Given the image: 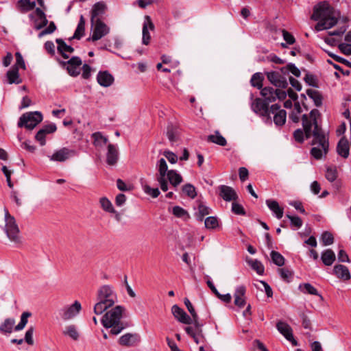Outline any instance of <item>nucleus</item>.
Masks as SVG:
<instances>
[{
  "instance_id": "nucleus-1",
  "label": "nucleus",
  "mask_w": 351,
  "mask_h": 351,
  "mask_svg": "<svg viewBox=\"0 0 351 351\" xmlns=\"http://www.w3.org/2000/svg\"><path fill=\"white\" fill-rule=\"evenodd\" d=\"M320 115L317 109H313L309 116L303 114L302 117V129H297L293 132V137L298 143L304 142V136L306 138L313 137L311 145L313 146L311 149V154L317 160L322 158L328 152L329 143L328 139L322 130L318 125L317 118Z\"/></svg>"
},
{
  "instance_id": "nucleus-2",
  "label": "nucleus",
  "mask_w": 351,
  "mask_h": 351,
  "mask_svg": "<svg viewBox=\"0 0 351 351\" xmlns=\"http://www.w3.org/2000/svg\"><path fill=\"white\" fill-rule=\"evenodd\" d=\"M339 17V10L334 9L328 2L323 1L315 6L311 19L319 21L315 29L317 32H320L334 27Z\"/></svg>"
},
{
  "instance_id": "nucleus-3",
  "label": "nucleus",
  "mask_w": 351,
  "mask_h": 351,
  "mask_svg": "<svg viewBox=\"0 0 351 351\" xmlns=\"http://www.w3.org/2000/svg\"><path fill=\"white\" fill-rule=\"evenodd\" d=\"M125 308L122 306H117L106 312L101 319V324L106 328H111L110 332L113 335L119 334L125 326L121 322L123 313Z\"/></svg>"
},
{
  "instance_id": "nucleus-4",
  "label": "nucleus",
  "mask_w": 351,
  "mask_h": 351,
  "mask_svg": "<svg viewBox=\"0 0 351 351\" xmlns=\"http://www.w3.org/2000/svg\"><path fill=\"white\" fill-rule=\"evenodd\" d=\"M5 227L4 231L10 239L16 245L19 246L22 244V237L20 234V230L16 223L15 218L11 215L8 210L5 208Z\"/></svg>"
},
{
  "instance_id": "nucleus-5",
  "label": "nucleus",
  "mask_w": 351,
  "mask_h": 351,
  "mask_svg": "<svg viewBox=\"0 0 351 351\" xmlns=\"http://www.w3.org/2000/svg\"><path fill=\"white\" fill-rule=\"evenodd\" d=\"M43 121V115L38 111L29 112L23 114L18 121L19 128H25L27 130H33Z\"/></svg>"
},
{
  "instance_id": "nucleus-6",
  "label": "nucleus",
  "mask_w": 351,
  "mask_h": 351,
  "mask_svg": "<svg viewBox=\"0 0 351 351\" xmlns=\"http://www.w3.org/2000/svg\"><path fill=\"white\" fill-rule=\"evenodd\" d=\"M156 168L158 169V174L156 175V180L158 182L160 187L162 191L168 190V184L166 179V176L169 170L166 160L164 158H160L157 164Z\"/></svg>"
},
{
  "instance_id": "nucleus-7",
  "label": "nucleus",
  "mask_w": 351,
  "mask_h": 351,
  "mask_svg": "<svg viewBox=\"0 0 351 351\" xmlns=\"http://www.w3.org/2000/svg\"><path fill=\"white\" fill-rule=\"evenodd\" d=\"M97 300L105 302L107 305L113 306L117 301V295L111 287L104 285L98 290Z\"/></svg>"
},
{
  "instance_id": "nucleus-8",
  "label": "nucleus",
  "mask_w": 351,
  "mask_h": 351,
  "mask_svg": "<svg viewBox=\"0 0 351 351\" xmlns=\"http://www.w3.org/2000/svg\"><path fill=\"white\" fill-rule=\"evenodd\" d=\"M77 155V152L75 149L64 147L56 150L49 158L51 161L64 162Z\"/></svg>"
},
{
  "instance_id": "nucleus-9",
  "label": "nucleus",
  "mask_w": 351,
  "mask_h": 351,
  "mask_svg": "<svg viewBox=\"0 0 351 351\" xmlns=\"http://www.w3.org/2000/svg\"><path fill=\"white\" fill-rule=\"evenodd\" d=\"M92 25H94L93 34L88 40L97 41L110 32V28L100 19H97Z\"/></svg>"
},
{
  "instance_id": "nucleus-10",
  "label": "nucleus",
  "mask_w": 351,
  "mask_h": 351,
  "mask_svg": "<svg viewBox=\"0 0 351 351\" xmlns=\"http://www.w3.org/2000/svg\"><path fill=\"white\" fill-rule=\"evenodd\" d=\"M252 110L257 114L269 119L270 108L269 104L261 98H256L251 104Z\"/></svg>"
},
{
  "instance_id": "nucleus-11",
  "label": "nucleus",
  "mask_w": 351,
  "mask_h": 351,
  "mask_svg": "<svg viewBox=\"0 0 351 351\" xmlns=\"http://www.w3.org/2000/svg\"><path fill=\"white\" fill-rule=\"evenodd\" d=\"M280 106L276 104L270 107L269 119L271 121V114L274 115V122L277 126H282L286 122L287 112L285 110L280 109Z\"/></svg>"
},
{
  "instance_id": "nucleus-12",
  "label": "nucleus",
  "mask_w": 351,
  "mask_h": 351,
  "mask_svg": "<svg viewBox=\"0 0 351 351\" xmlns=\"http://www.w3.org/2000/svg\"><path fill=\"white\" fill-rule=\"evenodd\" d=\"M278 71H270L266 73L268 80L275 86L285 88L288 86L286 77Z\"/></svg>"
},
{
  "instance_id": "nucleus-13",
  "label": "nucleus",
  "mask_w": 351,
  "mask_h": 351,
  "mask_svg": "<svg viewBox=\"0 0 351 351\" xmlns=\"http://www.w3.org/2000/svg\"><path fill=\"white\" fill-rule=\"evenodd\" d=\"M81 309L80 302L76 300L73 304L65 306L61 310V317L64 320L71 319L75 317Z\"/></svg>"
},
{
  "instance_id": "nucleus-14",
  "label": "nucleus",
  "mask_w": 351,
  "mask_h": 351,
  "mask_svg": "<svg viewBox=\"0 0 351 351\" xmlns=\"http://www.w3.org/2000/svg\"><path fill=\"white\" fill-rule=\"evenodd\" d=\"M276 328L279 332L282 334L287 340L290 341L293 346H298V341L294 339L293 335V330L288 324L280 321L276 324Z\"/></svg>"
},
{
  "instance_id": "nucleus-15",
  "label": "nucleus",
  "mask_w": 351,
  "mask_h": 351,
  "mask_svg": "<svg viewBox=\"0 0 351 351\" xmlns=\"http://www.w3.org/2000/svg\"><path fill=\"white\" fill-rule=\"evenodd\" d=\"M154 28L155 26L152 21L151 17L148 15L145 16L142 29V43L143 45H147L150 43L151 36L149 32V30L154 31Z\"/></svg>"
},
{
  "instance_id": "nucleus-16",
  "label": "nucleus",
  "mask_w": 351,
  "mask_h": 351,
  "mask_svg": "<svg viewBox=\"0 0 351 351\" xmlns=\"http://www.w3.org/2000/svg\"><path fill=\"white\" fill-rule=\"evenodd\" d=\"M57 130V127L55 123H50L44 125L36 134L35 138L38 141L41 146H44L46 144L45 136L48 134H52Z\"/></svg>"
},
{
  "instance_id": "nucleus-17",
  "label": "nucleus",
  "mask_w": 351,
  "mask_h": 351,
  "mask_svg": "<svg viewBox=\"0 0 351 351\" xmlns=\"http://www.w3.org/2000/svg\"><path fill=\"white\" fill-rule=\"evenodd\" d=\"M219 196L226 202L236 201L238 195L235 190L229 186L220 185L219 186Z\"/></svg>"
},
{
  "instance_id": "nucleus-18",
  "label": "nucleus",
  "mask_w": 351,
  "mask_h": 351,
  "mask_svg": "<svg viewBox=\"0 0 351 351\" xmlns=\"http://www.w3.org/2000/svg\"><path fill=\"white\" fill-rule=\"evenodd\" d=\"M171 312L174 317L180 322L185 324H191L192 323L191 317L178 305L175 304L172 306Z\"/></svg>"
},
{
  "instance_id": "nucleus-19",
  "label": "nucleus",
  "mask_w": 351,
  "mask_h": 351,
  "mask_svg": "<svg viewBox=\"0 0 351 351\" xmlns=\"http://www.w3.org/2000/svg\"><path fill=\"white\" fill-rule=\"evenodd\" d=\"M107 10L106 4L103 1L95 3L91 10L90 21L93 23L97 19L104 15Z\"/></svg>"
},
{
  "instance_id": "nucleus-20",
  "label": "nucleus",
  "mask_w": 351,
  "mask_h": 351,
  "mask_svg": "<svg viewBox=\"0 0 351 351\" xmlns=\"http://www.w3.org/2000/svg\"><path fill=\"white\" fill-rule=\"evenodd\" d=\"M140 341V337L138 334L126 333L122 335L119 339V343L123 346H133Z\"/></svg>"
},
{
  "instance_id": "nucleus-21",
  "label": "nucleus",
  "mask_w": 351,
  "mask_h": 351,
  "mask_svg": "<svg viewBox=\"0 0 351 351\" xmlns=\"http://www.w3.org/2000/svg\"><path fill=\"white\" fill-rule=\"evenodd\" d=\"M245 292L246 289L243 285L237 287L235 290L234 294V304L239 308H243L245 305Z\"/></svg>"
},
{
  "instance_id": "nucleus-22",
  "label": "nucleus",
  "mask_w": 351,
  "mask_h": 351,
  "mask_svg": "<svg viewBox=\"0 0 351 351\" xmlns=\"http://www.w3.org/2000/svg\"><path fill=\"white\" fill-rule=\"evenodd\" d=\"M97 82L104 87L110 86L114 82L113 76L108 71H99L97 76Z\"/></svg>"
},
{
  "instance_id": "nucleus-23",
  "label": "nucleus",
  "mask_w": 351,
  "mask_h": 351,
  "mask_svg": "<svg viewBox=\"0 0 351 351\" xmlns=\"http://www.w3.org/2000/svg\"><path fill=\"white\" fill-rule=\"evenodd\" d=\"M265 203L277 219H280L282 217L284 209L279 206L276 200L269 199L266 200Z\"/></svg>"
},
{
  "instance_id": "nucleus-24",
  "label": "nucleus",
  "mask_w": 351,
  "mask_h": 351,
  "mask_svg": "<svg viewBox=\"0 0 351 351\" xmlns=\"http://www.w3.org/2000/svg\"><path fill=\"white\" fill-rule=\"evenodd\" d=\"M119 154L117 148L112 144L108 145V152L106 154V162L109 165H114L118 160Z\"/></svg>"
},
{
  "instance_id": "nucleus-25",
  "label": "nucleus",
  "mask_w": 351,
  "mask_h": 351,
  "mask_svg": "<svg viewBox=\"0 0 351 351\" xmlns=\"http://www.w3.org/2000/svg\"><path fill=\"white\" fill-rule=\"evenodd\" d=\"M58 44V51L62 55L64 59L69 58V56L66 53H73L74 51L73 47L66 44V43L62 38H57L56 40Z\"/></svg>"
},
{
  "instance_id": "nucleus-26",
  "label": "nucleus",
  "mask_w": 351,
  "mask_h": 351,
  "mask_svg": "<svg viewBox=\"0 0 351 351\" xmlns=\"http://www.w3.org/2000/svg\"><path fill=\"white\" fill-rule=\"evenodd\" d=\"M334 274L337 278L348 280L350 278V274L347 267L343 265H337L333 269Z\"/></svg>"
},
{
  "instance_id": "nucleus-27",
  "label": "nucleus",
  "mask_w": 351,
  "mask_h": 351,
  "mask_svg": "<svg viewBox=\"0 0 351 351\" xmlns=\"http://www.w3.org/2000/svg\"><path fill=\"white\" fill-rule=\"evenodd\" d=\"M337 153L342 157L346 158L349 156V143L348 140L343 137L339 141L337 146Z\"/></svg>"
},
{
  "instance_id": "nucleus-28",
  "label": "nucleus",
  "mask_w": 351,
  "mask_h": 351,
  "mask_svg": "<svg viewBox=\"0 0 351 351\" xmlns=\"http://www.w3.org/2000/svg\"><path fill=\"white\" fill-rule=\"evenodd\" d=\"M166 179L169 181L170 184H172L174 187L178 186L181 182H182V177L180 174H179L176 170H169L166 176Z\"/></svg>"
},
{
  "instance_id": "nucleus-29",
  "label": "nucleus",
  "mask_w": 351,
  "mask_h": 351,
  "mask_svg": "<svg viewBox=\"0 0 351 351\" xmlns=\"http://www.w3.org/2000/svg\"><path fill=\"white\" fill-rule=\"evenodd\" d=\"M15 319L7 318L0 324V332L5 335L11 333L14 330Z\"/></svg>"
},
{
  "instance_id": "nucleus-30",
  "label": "nucleus",
  "mask_w": 351,
  "mask_h": 351,
  "mask_svg": "<svg viewBox=\"0 0 351 351\" xmlns=\"http://www.w3.org/2000/svg\"><path fill=\"white\" fill-rule=\"evenodd\" d=\"M207 141L220 146H225L227 144L226 139L220 134L218 130H216L213 134L208 135L207 136Z\"/></svg>"
},
{
  "instance_id": "nucleus-31",
  "label": "nucleus",
  "mask_w": 351,
  "mask_h": 351,
  "mask_svg": "<svg viewBox=\"0 0 351 351\" xmlns=\"http://www.w3.org/2000/svg\"><path fill=\"white\" fill-rule=\"evenodd\" d=\"M261 94L268 104L276 101L275 90L271 87L263 88Z\"/></svg>"
},
{
  "instance_id": "nucleus-32",
  "label": "nucleus",
  "mask_w": 351,
  "mask_h": 351,
  "mask_svg": "<svg viewBox=\"0 0 351 351\" xmlns=\"http://www.w3.org/2000/svg\"><path fill=\"white\" fill-rule=\"evenodd\" d=\"M321 259L325 265L330 266L335 261V254L332 250L328 249L322 253Z\"/></svg>"
},
{
  "instance_id": "nucleus-33",
  "label": "nucleus",
  "mask_w": 351,
  "mask_h": 351,
  "mask_svg": "<svg viewBox=\"0 0 351 351\" xmlns=\"http://www.w3.org/2000/svg\"><path fill=\"white\" fill-rule=\"evenodd\" d=\"M306 93L317 107H320L322 105L323 97L318 90L308 89Z\"/></svg>"
},
{
  "instance_id": "nucleus-34",
  "label": "nucleus",
  "mask_w": 351,
  "mask_h": 351,
  "mask_svg": "<svg viewBox=\"0 0 351 351\" xmlns=\"http://www.w3.org/2000/svg\"><path fill=\"white\" fill-rule=\"evenodd\" d=\"M36 6L35 1H29V0H19L17 7L22 13L32 10Z\"/></svg>"
},
{
  "instance_id": "nucleus-35",
  "label": "nucleus",
  "mask_w": 351,
  "mask_h": 351,
  "mask_svg": "<svg viewBox=\"0 0 351 351\" xmlns=\"http://www.w3.org/2000/svg\"><path fill=\"white\" fill-rule=\"evenodd\" d=\"M85 31V19L82 15L80 16L79 23L77 24V28L75 31L73 36L70 38L72 39H78L80 40L84 34Z\"/></svg>"
},
{
  "instance_id": "nucleus-36",
  "label": "nucleus",
  "mask_w": 351,
  "mask_h": 351,
  "mask_svg": "<svg viewBox=\"0 0 351 351\" xmlns=\"http://www.w3.org/2000/svg\"><path fill=\"white\" fill-rule=\"evenodd\" d=\"M7 77L9 84H20L21 80L19 79V73L17 67H12L7 72Z\"/></svg>"
},
{
  "instance_id": "nucleus-37",
  "label": "nucleus",
  "mask_w": 351,
  "mask_h": 351,
  "mask_svg": "<svg viewBox=\"0 0 351 351\" xmlns=\"http://www.w3.org/2000/svg\"><path fill=\"white\" fill-rule=\"evenodd\" d=\"M93 144L95 147H103L108 142V138L102 135L99 132H95L92 134Z\"/></svg>"
},
{
  "instance_id": "nucleus-38",
  "label": "nucleus",
  "mask_w": 351,
  "mask_h": 351,
  "mask_svg": "<svg viewBox=\"0 0 351 351\" xmlns=\"http://www.w3.org/2000/svg\"><path fill=\"white\" fill-rule=\"evenodd\" d=\"M32 316V313L28 311H25L21 314L20 322L15 326L14 330L19 331L23 330L28 322V318Z\"/></svg>"
},
{
  "instance_id": "nucleus-39",
  "label": "nucleus",
  "mask_w": 351,
  "mask_h": 351,
  "mask_svg": "<svg viewBox=\"0 0 351 351\" xmlns=\"http://www.w3.org/2000/svg\"><path fill=\"white\" fill-rule=\"evenodd\" d=\"M272 262L277 266L281 267L285 265V259L278 252L272 250L270 253Z\"/></svg>"
},
{
  "instance_id": "nucleus-40",
  "label": "nucleus",
  "mask_w": 351,
  "mask_h": 351,
  "mask_svg": "<svg viewBox=\"0 0 351 351\" xmlns=\"http://www.w3.org/2000/svg\"><path fill=\"white\" fill-rule=\"evenodd\" d=\"M99 204L101 208L107 213H116L112 204L106 197H101L99 199Z\"/></svg>"
},
{
  "instance_id": "nucleus-41",
  "label": "nucleus",
  "mask_w": 351,
  "mask_h": 351,
  "mask_svg": "<svg viewBox=\"0 0 351 351\" xmlns=\"http://www.w3.org/2000/svg\"><path fill=\"white\" fill-rule=\"evenodd\" d=\"M210 209L206 205L200 203L198 206V212L196 213V218L198 221H202L204 217L210 214Z\"/></svg>"
},
{
  "instance_id": "nucleus-42",
  "label": "nucleus",
  "mask_w": 351,
  "mask_h": 351,
  "mask_svg": "<svg viewBox=\"0 0 351 351\" xmlns=\"http://www.w3.org/2000/svg\"><path fill=\"white\" fill-rule=\"evenodd\" d=\"M141 184H142V188H143V191L147 195L151 196L153 198H156L160 195V192L158 188H152L146 183L142 182Z\"/></svg>"
},
{
  "instance_id": "nucleus-43",
  "label": "nucleus",
  "mask_w": 351,
  "mask_h": 351,
  "mask_svg": "<svg viewBox=\"0 0 351 351\" xmlns=\"http://www.w3.org/2000/svg\"><path fill=\"white\" fill-rule=\"evenodd\" d=\"M299 288L304 293H308L311 295H319L322 297V295L319 294L317 290L310 283H304L303 285H300Z\"/></svg>"
},
{
  "instance_id": "nucleus-44",
  "label": "nucleus",
  "mask_w": 351,
  "mask_h": 351,
  "mask_svg": "<svg viewBox=\"0 0 351 351\" xmlns=\"http://www.w3.org/2000/svg\"><path fill=\"white\" fill-rule=\"evenodd\" d=\"M263 77L260 73H254L250 80L252 86L256 87L258 89H262Z\"/></svg>"
},
{
  "instance_id": "nucleus-45",
  "label": "nucleus",
  "mask_w": 351,
  "mask_h": 351,
  "mask_svg": "<svg viewBox=\"0 0 351 351\" xmlns=\"http://www.w3.org/2000/svg\"><path fill=\"white\" fill-rule=\"evenodd\" d=\"M63 334L70 337L72 339L76 341L79 338V333L74 325H70L66 327Z\"/></svg>"
},
{
  "instance_id": "nucleus-46",
  "label": "nucleus",
  "mask_w": 351,
  "mask_h": 351,
  "mask_svg": "<svg viewBox=\"0 0 351 351\" xmlns=\"http://www.w3.org/2000/svg\"><path fill=\"white\" fill-rule=\"evenodd\" d=\"M280 71L281 73H282L283 74H286L288 72H291L295 77H300L301 74L299 69L297 68L295 65L292 63L288 64L286 67L282 68Z\"/></svg>"
},
{
  "instance_id": "nucleus-47",
  "label": "nucleus",
  "mask_w": 351,
  "mask_h": 351,
  "mask_svg": "<svg viewBox=\"0 0 351 351\" xmlns=\"http://www.w3.org/2000/svg\"><path fill=\"white\" fill-rule=\"evenodd\" d=\"M172 213L176 217L179 218L184 219L189 218L188 212L179 206H174L172 209Z\"/></svg>"
},
{
  "instance_id": "nucleus-48",
  "label": "nucleus",
  "mask_w": 351,
  "mask_h": 351,
  "mask_svg": "<svg viewBox=\"0 0 351 351\" xmlns=\"http://www.w3.org/2000/svg\"><path fill=\"white\" fill-rule=\"evenodd\" d=\"M182 191L188 197L193 199L197 196V193L195 191V188L191 184H186L182 186Z\"/></svg>"
},
{
  "instance_id": "nucleus-49",
  "label": "nucleus",
  "mask_w": 351,
  "mask_h": 351,
  "mask_svg": "<svg viewBox=\"0 0 351 351\" xmlns=\"http://www.w3.org/2000/svg\"><path fill=\"white\" fill-rule=\"evenodd\" d=\"M111 306V305H107L105 302L98 300L94 306V313L97 315H101Z\"/></svg>"
},
{
  "instance_id": "nucleus-50",
  "label": "nucleus",
  "mask_w": 351,
  "mask_h": 351,
  "mask_svg": "<svg viewBox=\"0 0 351 351\" xmlns=\"http://www.w3.org/2000/svg\"><path fill=\"white\" fill-rule=\"evenodd\" d=\"M111 306V305H107L105 302L98 300L94 306V313L97 315H101Z\"/></svg>"
},
{
  "instance_id": "nucleus-51",
  "label": "nucleus",
  "mask_w": 351,
  "mask_h": 351,
  "mask_svg": "<svg viewBox=\"0 0 351 351\" xmlns=\"http://www.w3.org/2000/svg\"><path fill=\"white\" fill-rule=\"evenodd\" d=\"M278 273L282 280L286 282H289L293 278V272L288 268L278 269Z\"/></svg>"
},
{
  "instance_id": "nucleus-52",
  "label": "nucleus",
  "mask_w": 351,
  "mask_h": 351,
  "mask_svg": "<svg viewBox=\"0 0 351 351\" xmlns=\"http://www.w3.org/2000/svg\"><path fill=\"white\" fill-rule=\"evenodd\" d=\"M205 227L208 229H215L219 226V222L215 217H208L204 220Z\"/></svg>"
},
{
  "instance_id": "nucleus-53",
  "label": "nucleus",
  "mask_w": 351,
  "mask_h": 351,
  "mask_svg": "<svg viewBox=\"0 0 351 351\" xmlns=\"http://www.w3.org/2000/svg\"><path fill=\"white\" fill-rule=\"evenodd\" d=\"M286 217L290 220L291 226L297 229L300 228L302 226V220L298 216H292L289 214L286 215Z\"/></svg>"
},
{
  "instance_id": "nucleus-54",
  "label": "nucleus",
  "mask_w": 351,
  "mask_h": 351,
  "mask_svg": "<svg viewBox=\"0 0 351 351\" xmlns=\"http://www.w3.org/2000/svg\"><path fill=\"white\" fill-rule=\"evenodd\" d=\"M251 267L255 270L257 274H263L264 273V266L263 265L258 261V260H252L249 262Z\"/></svg>"
},
{
  "instance_id": "nucleus-55",
  "label": "nucleus",
  "mask_w": 351,
  "mask_h": 351,
  "mask_svg": "<svg viewBox=\"0 0 351 351\" xmlns=\"http://www.w3.org/2000/svg\"><path fill=\"white\" fill-rule=\"evenodd\" d=\"M326 178L330 182H334L337 177V172L335 167H328L326 171Z\"/></svg>"
},
{
  "instance_id": "nucleus-56",
  "label": "nucleus",
  "mask_w": 351,
  "mask_h": 351,
  "mask_svg": "<svg viewBox=\"0 0 351 351\" xmlns=\"http://www.w3.org/2000/svg\"><path fill=\"white\" fill-rule=\"evenodd\" d=\"M322 241L324 245H329L333 243L334 242V237L333 235L328 232L326 231L322 234Z\"/></svg>"
},
{
  "instance_id": "nucleus-57",
  "label": "nucleus",
  "mask_w": 351,
  "mask_h": 351,
  "mask_svg": "<svg viewBox=\"0 0 351 351\" xmlns=\"http://www.w3.org/2000/svg\"><path fill=\"white\" fill-rule=\"evenodd\" d=\"M34 332V326H30L25 332V339H23L28 345L32 346L34 343L33 335Z\"/></svg>"
},
{
  "instance_id": "nucleus-58",
  "label": "nucleus",
  "mask_w": 351,
  "mask_h": 351,
  "mask_svg": "<svg viewBox=\"0 0 351 351\" xmlns=\"http://www.w3.org/2000/svg\"><path fill=\"white\" fill-rule=\"evenodd\" d=\"M305 82L313 87L317 88L318 86L317 84V79L315 75L311 74V73H306L304 78Z\"/></svg>"
},
{
  "instance_id": "nucleus-59",
  "label": "nucleus",
  "mask_w": 351,
  "mask_h": 351,
  "mask_svg": "<svg viewBox=\"0 0 351 351\" xmlns=\"http://www.w3.org/2000/svg\"><path fill=\"white\" fill-rule=\"evenodd\" d=\"M15 57H16V63L12 67H17L18 69H19V68L25 69V61L23 60L22 55L21 54V53L16 52L15 53Z\"/></svg>"
},
{
  "instance_id": "nucleus-60",
  "label": "nucleus",
  "mask_w": 351,
  "mask_h": 351,
  "mask_svg": "<svg viewBox=\"0 0 351 351\" xmlns=\"http://www.w3.org/2000/svg\"><path fill=\"white\" fill-rule=\"evenodd\" d=\"M56 26L54 22L51 21V22H50L49 26L47 28H45V29H43V31H41L39 33L38 37L41 38L46 34H52L53 32H54L56 31Z\"/></svg>"
},
{
  "instance_id": "nucleus-61",
  "label": "nucleus",
  "mask_w": 351,
  "mask_h": 351,
  "mask_svg": "<svg viewBox=\"0 0 351 351\" xmlns=\"http://www.w3.org/2000/svg\"><path fill=\"white\" fill-rule=\"evenodd\" d=\"M60 63L64 66H65L66 64H69V65L75 66L79 67L82 64V62L80 57L73 56L70 60H69L67 62H60Z\"/></svg>"
},
{
  "instance_id": "nucleus-62",
  "label": "nucleus",
  "mask_w": 351,
  "mask_h": 351,
  "mask_svg": "<svg viewBox=\"0 0 351 351\" xmlns=\"http://www.w3.org/2000/svg\"><path fill=\"white\" fill-rule=\"evenodd\" d=\"M232 211L236 215H244L245 214L243 207L237 202H232Z\"/></svg>"
},
{
  "instance_id": "nucleus-63",
  "label": "nucleus",
  "mask_w": 351,
  "mask_h": 351,
  "mask_svg": "<svg viewBox=\"0 0 351 351\" xmlns=\"http://www.w3.org/2000/svg\"><path fill=\"white\" fill-rule=\"evenodd\" d=\"M163 155L166 157V158L171 164H175L178 161L177 155L171 151H169V150L165 151L163 153Z\"/></svg>"
},
{
  "instance_id": "nucleus-64",
  "label": "nucleus",
  "mask_w": 351,
  "mask_h": 351,
  "mask_svg": "<svg viewBox=\"0 0 351 351\" xmlns=\"http://www.w3.org/2000/svg\"><path fill=\"white\" fill-rule=\"evenodd\" d=\"M339 50L345 55H351V44L341 43L338 46Z\"/></svg>"
}]
</instances>
